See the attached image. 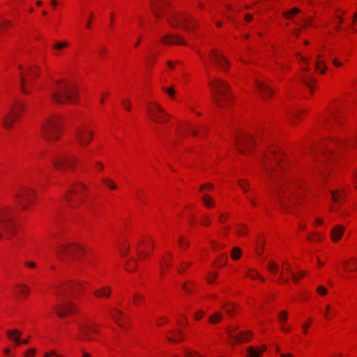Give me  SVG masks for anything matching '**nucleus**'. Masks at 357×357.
Instances as JSON below:
<instances>
[{
    "instance_id": "23",
    "label": "nucleus",
    "mask_w": 357,
    "mask_h": 357,
    "mask_svg": "<svg viewBox=\"0 0 357 357\" xmlns=\"http://www.w3.org/2000/svg\"><path fill=\"white\" fill-rule=\"evenodd\" d=\"M184 338L183 334L181 331L176 332H172V336H167V340L169 342L177 343L181 342Z\"/></svg>"
},
{
    "instance_id": "16",
    "label": "nucleus",
    "mask_w": 357,
    "mask_h": 357,
    "mask_svg": "<svg viewBox=\"0 0 357 357\" xmlns=\"http://www.w3.org/2000/svg\"><path fill=\"white\" fill-rule=\"evenodd\" d=\"M79 331L82 335V339L84 340L91 341L92 338L90 333H97L98 328L96 325H91L88 324H82L79 325Z\"/></svg>"
},
{
    "instance_id": "12",
    "label": "nucleus",
    "mask_w": 357,
    "mask_h": 357,
    "mask_svg": "<svg viewBox=\"0 0 357 357\" xmlns=\"http://www.w3.org/2000/svg\"><path fill=\"white\" fill-rule=\"evenodd\" d=\"M208 59L215 66L222 70H227L229 63L225 56L217 50L213 49L208 54Z\"/></svg>"
},
{
    "instance_id": "19",
    "label": "nucleus",
    "mask_w": 357,
    "mask_h": 357,
    "mask_svg": "<svg viewBox=\"0 0 357 357\" xmlns=\"http://www.w3.org/2000/svg\"><path fill=\"white\" fill-rule=\"evenodd\" d=\"M161 40L165 44L186 45L183 38L173 34H167L162 38Z\"/></svg>"
},
{
    "instance_id": "52",
    "label": "nucleus",
    "mask_w": 357,
    "mask_h": 357,
    "mask_svg": "<svg viewBox=\"0 0 357 357\" xmlns=\"http://www.w3.org/2000/svg\"><path fill=\"white\" fill-rule=\"evenodd\" d=\"M178 243L181 245H183V246H185V247H188L189 246V243L188 241H184L183 240V237H181L178 240Z\"/></svg>"
},
{
    "instance_id": "8",
    "label": "nucleus",
    "mask_w": 357,
    "mask_h": 357,
    "mask_svg": "<svg viewBox=\"0 0 357 357\" xmlns=\"http://www.w3.org/2000/svg\"><path fill=\"white\" fill-rule=\"evenodd\" d=\"M169 23L172 26H180L181 28L192 31L194 29V20L183 15H174L167 19Z\"/></svg>"
},
{
    "instance_id": "14",
    "label": "nucleus",
    "mask_w": 357,
    "mask_h": 357,
    "mask_svg": "<svg viewBox=\"0 0 357 357\" xmlns=\"http://www.w3.org/2000/svg\"><path fill=\"white\" fill-rule=\"evenodd\" d=\"M254 143L252 137L248 134H242L236 139V146L241 153L248 152Z\"/></svg>"
},
{
    "instance_id": "10",
    "label": "nucleus",
    "mask_w": 357,
    "mask_h": 357,
    "mask_svg": "<svg viewBox=\"0 0 357 357\" xmlns=\"http://www.w3.org/2000/svg\"><path fill=\"white\" fill-rule=\"evenodd\" d=\"M52 162L57 170H64L73 167L76 162V159L66 155H54L52 158Z\"/></svg>"
},
{
    "instance_id": "7",
    "label": "nucleus",
    "mask_w": 357,
    "mask_h": 357,
    "mask_svg": "<svg viewBox=\"0 0 357 357\" xmlns=\"http://www.w3.org/2000/svg\"><path fill=\"white\" fill-rule=\"evenodd\" d=\"M86 187L82 183L72 186L68 192L65 195V199L70 207L75 208V204H80L84 198V191Z\"/></svg>"
},
{
    "instance_id": "61",
    "label": "nucleus",
    "mask_w": 357,
    "mask_h": 357,
    "mask_svg": "<svg viewBox=\"0 0 357 357\" xmlns=\"http://www.w3.org/2000/svg\"><path fill=\"white\" fill-rule=\"evenodd\" d=\"M273 169H274V167H273V166H272L271 165H270L269 166H267V165H266V171L267 172H269L272 171Z\"/></svg>"
},
{
    "instance_id": "30",
    "label": "nucleus",
    "mask_w": 357,
    "mask_h": 357,
    "mask_svg": "<svg viewBox=\"0 0 357 357\" xmlns=\"http://www.w3.org/2000/svg\"><path fill=\"white\" fill-rule=\"evenodd\" d=\"M222 314L219 312H216L209 317V321L211 324H215L219 323L222 320Z\"/></svg>"
},
{
    "instance_id": "24",
    "label": "nucleus",
    "mask_w": 357,
    "mask_h": 357,
    "mask_svg": "<svg viewBox=\"0 0 357 357\" xmlns=\"http://www.w3.org/2000/svg\"><path fill=\"white\" fill-rule=\"evenodd\" d=\"M40 69L38 67L35 66H30L26 70L25 73L33 79H36L38 77Z\"/></svg>"
},
{
    "instance_id": "21",
    "label": "nucleus",
    "mask_w": 357,
    "mask_h": 357,
    "mask_svg": "<svg viewBox=\"0 0 357 357\" xmlns=\"http://www.w3.org/2000/svg\"><path fill=\"white\" fill-rule=\"evenodd\" d=\"M18 116H15L12 114V112L10 111L8 114L5 116L3 119V126L6 129H9L12 127L13 124L16 121Z\"/></svg>"
},
{
    "instance_id": "34",
    "label": "nucleus",
    "mask_w": 357,
    "mask_h": 357,
    "mask_svg": "<svg viewBox=\"0 0 357 357\" xmlns=\"http://www.w3.org/2000/svg\"><path fill=\"white\" fill-rule=\"evenodd\" d=\"M151 8H152V10H153L154 15L156 17H160V14H159V13L157 10H163L164 8H165V6L163 4H162V3H159V4H157L156 6L151 5Z\"/></svg>"
},
{
    "instance_id": "59",
    "label": "nucleus",
    "mask_w": 357,
    "mask_h": 357,
    "mask_svg": "<svg viewBox=\"0 0 357 357\" xmlns=\"http://www.w3.org/2000/svg\"><path fill=\"white\" fill-rule=\"evenodd\" d=\"M129 251V248L128 247H126L125 249H124V251L123 250H121V255L124 257L127 255V253Z\"/></svg>"
},
{
    "instance_id": "15",
    "label": "nucleus",
    "mask_w": 357,
    "mask_h": 357,
    "mask_svg": "<svg viewBox=\"0 0 357 357\" xmlns=\"http://www.w3.org/2000/svg\"><path fill=\"white\" fill-rule=\"evenodd\" d=\"M293 189L285 190L281 188L278 190V202L282 208H289L291 205L294 204V201L290 198V196L293 195Z\"/></svg>"
},
{
    "instance_id": "56",
    "label": "nucleus",
    "mask_w": 357,
    "mask_h": 357,
    "mask_svg": "<svg viewBox=\"0 0 357 357\" xmlns=\"http://www.w3.org/2000/svg\"><path fill=\"white\" fill-rule=\"evenodd\" d=\"M332 142L335 146H342V145H344L346 144L343 141H336V142Z\"/></svg>"
},
{
    "instance_id": "37",
    "label": "nucleus",
    "mask_w": 357,
    "mask_h": 357,
    "mask_svg": "<svg viewBox=\"0 0 357 357\" xmlns=\"http://www.w3.org/2000/svg\"><path fill=\"white\" fill-rule=\"evenodd\" d=\"M102 182L111 190H115L116 188V185L108 178H102Z\"/></svg>"
},
{
    "instance_id": "32",
    "label": "nucleus",
    "mask_w": 357,
    "mask_h": 357,
    "mask_svg": "<svg viewBox=\"0 0 357 357\" xmlns=\"http://www.w3.org/2000/svg\"><path fill=\"white\" fill-rule=\"evenodd\" d=\"M227 259V256L222 254L220 256V261L214 262L213 266L218 268L223 267L226 264Z\"/></svg>"
},
{
    "instance_id": "41",
    "label": "nucleus",
    "mask_w": 357,
    "mask_h": 357,
    "mask_svg": "<svg viewBox=\"0 0 357 357\" xmlns=\"http://www.w3.org/2000/svg\"><path fill=\"white\" fill-rule=\"evenodd\" d=\"M202 201H203L204 205L207 207H210V206H212L214 205V202L212 200L211 197L208 195L204 196L202 197Z\"/></svg>"
},
{
    "instance_id": "2",
    "label": "nucleus",
    "mask_w": 357,
    "mask_h": 357,
    "mask_svg": "<svg viewBox=\"0 0 357 357\" xmlns=\"http://www.w3.org/2000/svg\"><path fill=\"white\" fill-rule=\"evenodd\" d=\"M208 85L213 92L214 103L219 107H225L232 96L229 85L218 78L209 81Z\"/></svg>"
},
{
    "instance_id": "22",
    "label": "nucleus",
    "mask_w": 357,
    "mask_h": 357,
    "mask_svg": "<svg viewBox=\"0 0 357 357\" xmlns=\"http://www.w3.org/2000/svg\"><path fill=\"white\" fill-rule=\"evenodd\" d=\"M344 232V228L340 225L335 226L331 232V237L333 241H338Z\"/></svg>"
},
{
    "instance_id": "18",
    "label": "nucleus",
    "mask_w": 357,
    "mask_h": 357,
    "mask_svg": "<svg viewBox=\"0 0 357 357\" xmlns=\"http://www.w3.org/2000/svg\"><path fill=\"white\" fill-rule=\"evenodd\" d=\"M227 333L229 336L231 338H232L235 342H248L250 340V337L252 335L251 331H247L245 333L241 332L238 335H234L232 334L231 329H227Z\"/></svg>"
},
{
    "instance_id": "38",
    "label": "nucleus",
    "mask_w": 357,
    "mask_h": 357,
    "mask_svg": "<svg viewBox=\"0 0 357 357\" xmlns=\"http://www.w3.org/2000/svg\"><path fill=\"white\" fill-rule=\"evenodd\" d=\"M303 83L306 85L311 91L312 90V82L314 79L311 77H303L301 78Z\"/></svg>"
},
{
    "instance_id": "53",
    "label": "nucleus",
    "mask_w": 357,
    "mask_h": 357,
    "mask_svg": "<svg viewBox=\"0 0 357 357\" xmlns=\"http://www.w3.org/2000/svg\"><path fill=\"white\" fill-rule=\"evenodd\" d=\"M93 13L92 12H91L89 14V19L88 20V21L86 24V27L87 29H90V27H91V18L93 17Z\"/></svg>"
},
{
    "instance_id": "48",
    "label": "nucleus",
    "mask_w": 357,
    "mask_h": 357,
    "mask_svg": "<svg viewBox=\"0 0 357 357\" xmlns=\"http://www.w3.org/2000/svg\"><path fill=\"white\" fill-rule=\"evenodd\" d=\"M209 274L211 277L206 278V280L209 284H211L214 279L218 276V273L215 272H211Z\"/></svg>"
},
{
    "instance_id": "45",
    "label": "nucleus",
    "mask_w": 357,
    "mask_h": 357,
    "mask_svg": "<svg viewBox=\"0 0 357 357\" xmlns=\"http://www.w3.org/2000/svg\"><path fill=\"white\" fill-rule=\"evenodd\" d=\"M279 319L281 323H284L287 319V311H282L281 312L279 315Z\"/></svg>"
},
{
    "instance_id": "39",
    "label": "nucleus",
    "mask_w": 357,
    "mask_h": 357,
    "mask_svg": "<svg viewBox=\"0 0 357 357\" xmlns=\"http://www.w3.org/2000/svg\"><path fill=\"white\" fill-rule=\"evenodd\" d=\"M241 256V250L239 248L235 247L232 249L231 257L234 259L236 260Z\"/></svg>"
},
{
    "instance_id": "43",
    "label": "nucleus",
    "mask_w": 357,
    "mask_h": 357,
    "mask_svg": "<svg viewBox=\"0 0 357 357\" xmlns=\"http://www.w3.org/2000/svg\"><path fill=\"white\" fill-rule=\"evenodd\" d=\"M300 12V10L297 8H294L293 9L283 13V15L285 18L289 19L294 14L298 13Z\"/></svg>"
},
{
    "instance_id": "60",
    "label": "nucleus",
    "mask_w": 357,
    "mask_h": 357,
    "mask_svg": "<svg viewBox=\"0 0 357 357\" xmlns=\"http://www.w3.org/2000/svg\"><path fill=\"white\" fill-rule=\"evenodd\" d=\"M96 166H97L98 170H102L104 168L103 165L99 162H96Z\"/></svg>"
},
{
    "instance_id": "29",
    "label": "nucleus",
    "mask_w": 357,
    "mask_h": 357,
    "mask_svg": "<svg viewBox=\"0 0 357 357\" xmlns=\"http://www.w3.org/2000/svg\"><path fill=\"white\" fill-rule=\"evenodd\" d=\"M137 263V260L135 258H132L126 263L125 268L128 271L132 272L136 270Z\"/></svg>"
},
{
    "instance_id": "42",
    "label": "nucleus",
    "mask_w": 357,
    "mask_h": 357,
    "mask_svg": "<svg viewBox=\"0 0 357 357\" xmlns=\"http://www.w3.org/2000/svg\"><path fill=\"white\" fill-rule=\"evenodd\" d=\"M247 276L250 277L252 279L259 278L262 282H264V279L261 278L258 273L255 272L253 270H250L248 273H247Z\"/></svg>"
},
{
    "instance_id": "36",
    "label": "nucleus",
    "mask_w": 357,
    "mask_h": 357,
    "mask_svg": "<svg viewBox=\"0 0 357 357\" xmlns=\"http://www.w3.org/2000/svg\"><path fill=\"white\" fill-rule=\"evenodd\" d=\"M19 288V293L26 296L29 293V288L25 284H20L17 286Z\"/></svg>"
},
{
    "instance_id": "50",
    "label": "nucleus",
    "mask_w": 357,
    "mask_h": 357,
    "mask_svg": "<svg viewBox=\"0 0 357 357\" xmlns=\"http://www.w3.org/2000/svg\"><path fill=\"white\" fill-rule=\"evenodd\" d=\"M122 105H123V107H124L126 110L129 111V110L130 109V105H131V102H130V100H123L122 101Z\"/></svg>"
},
{
    "instance_id": "17",
    "label": "nucleus",
    "mask_w": 357,
    "mask_h": 357,
    "mask_svg": "<svg viewBox=\"0 0 357 357\" xmlns=\"http://www.w3.org/2000/svg\"><path fill=\"white\" fill-rule=\"evenodd\" d=\"M255 85L259 93L264 98L270 97L273 93V91L264 82L256 81Z\"/></svg>"
},
{
    "instance_id": "49",
    "label": "nucleus",
    "mask_w": 357,
    "mask_h": 357,
    "mask_svg": "<svg viewBox=\"0 0 357 357\" xmlns=\"http://www.w3.org/2000/svg\"><path fill=\"white\" fill-rule=\"evenodd\" d=\"M317 291L320 295H326L327 294V289L324 286H319L317 287Z\"/></svg>"
},
{
    "instance_id": "58",
    "label": "nucleus",
    "mask_w": 357,
    "mask_h": 357,
    "mask_svg": "<svg viewBox=\"0 0 357 357\" xmlns=\"http://www.w3.org/2000/svg\"><path fill=\"white\" fill-rule=\"evenodd\" d=\"M204 314L203 311H199L197 313L195 314V319H201L202 316Z\"/></svg>"
},
{
    "instance_id": "6",
    "label": "nucleus",
    "mask_w": 357,
    "mask_h": 357,
    "mask_svg": "<svg viewBox=\"0 0 357 357\" xmlns=\"http://www.w3.org/2000/svg\"><path fill=\"white\" fill-rule=\"evenodd\" d=\"M84 252L83 248L77 244L62 245L56 250L58 258L63 263L73 261L74 257L79 259Z\"/></svg>"
},
{
    "instance_id": "26",
    "label": "nucleus",
    "mask_w": 357,
    "mask_h": 357,
    "mask_svg": "<svg viewBox=\"0 0 357 357\" xmlns=\"http://www.w3.org/2000/svg\"><path fill=\"white\" fill-rule=\"evenodd\" d=\"M24 110V106L22 102H16L12 107V114L20 116Z\"/></svg>"
},
{
    "instance_id": "54",
    "label": "nucleus",
    "mask_w": 357,
    "mask_h": 357,
    "mask_svg": "<svg viewBox=\"0 0 357 357\" xmlns=\"http://www.w3.org/2000/svg\"><path fill=\"white\" fill-rule=\"evenodd\" d=\"M165 91L167 93V94L169 96L172 97L174 96V91L173 89L169 88V89H165Z\"/></svg>"
},
{
    "instance_id": "3",
    "label": "nucleus",
    "mask_w": 357,
    "mask_h": 357,
    "mask_svg": "<svg viewBox=\"0 0 357 357\" xmlns=\"http://www.w3.org/2000/svg\"><path fill=\"white\" fill-rule=\"evenodd\" d=\"M56 84L58 85L57 89L51 94V98L55 103H73L77 100V92L73 84L60 83L59 81H56Z\"/></svg>"
},
{
    "instance_id": "13",
    "label": "nucleus",
    "mask_w": 357,
    "mask_h": 357,
    "mask_svg": "<svg viewBox=\"0 0 357 357\" xmlns=\"http://www.w3.org/2000/svg\"><path fill=\"white\" fill-rule=\"evenodd\" d=\"M34 190L30 188L24 187L20 190L15 195L18 199V203L21 206L22 210L28 208L26 204H31V197L34 195Z\"/></svg>"
},
{
    "instance_id": "44",
    "label": "nucleus",
    "mask_w": 357,
    "mask_h": 357,
    "mask_svg": "<svg viewBox=\"0 0 357 357\" xmlns=\"http://www.w3.org/2000/svg\"><path fill=\"white\" fill-rule=\"evenodd\" d=\"M113 310L116 312V314H112V317H113V319L119 323V321H120V316H123V313L118 310L116 308H114Z\"/></svg>"
},
{
    "instance_id": "47",
    "label": "nucleus",
    "mask_w": 357,
    "mask_h": 357,
    "mask_svg": "<svg viewBox=\"0 0 357 357\" xmlns=\"http://www.w3.org/2000/svg\"><path fill=\"white\" fill-rule=\"evenodd\" d=\"M68 45L67 42H59L54 45V48L57 50H61Z\"/></svg>"
},
{
    "instance_id": "51",
    "label": "nucleus",
    "mask_w": 357,
    "mask_h": 357,
    "mask_svg": "<svg viewBox=\"0 0 357 357\" xmlns=\"http://www.w3.org/2000/svg\"><path fill=\"white\" fill-rule=\"evenodd\" d=\"M36 352V350L33 348L28 349L25 351L24 355L26 357H29L30 355H33Z\"/></svg>"
},
{
    "instance_id": "57",
    "label": "nucleus",
    "mask_w": 357,
    "mask_h": 357,
    "mask_svg": "<svg viewBox=\"0 0 357 357\" xmlns=\"http://www.w3.org/2000/svg\"><path fill=\"white\" fill-rule=\"evenodd\" d=\"M26 266L30 268H34L36 266V264L32 261H27L25 263Z\"/></svg>"
},
{
    "instance_id": "35",
    "label": "nucleus",
    "mask_w": 357,
    "mask_h": 357,
    "mask_svg": "<svg viewBox=\"0 0 357 357\" xmlns=\"http://www.w3.org/2000/svg\"><path fill=\"white\" fill-rule=\"evenodd\" d=\"M267 268L272 273H276L278 270V265L275 261H270L267 264Z\"/></svg>"
},
{
    "instance_id": "5",
    "label": "nucleus",
    "mask_w": 357,
    "mask_h": 357,
    "mask_svg": "<svg viewBox=\"0 0 357 357\" xmlns=\"http://www.w3.org/2000/svg\"><path fill=\"white\" fill-rule=\"evenodd\" d=\"M60 117L51 116L45 119L41 124V135L49 142L59 138Z\"/></svg>"
},
{
    "instance_id": "62",
    "label": "nucleus",
    "mask_w": 357,
    "mask_h": 357,
    "mask_svg": "<svg viewBox=\"0 0 357 357\" xmlns=\"http://www.w3.org/2000/svg\"><path fill=\"white\" fill-rule=\"evenodd\" d=\"M245 20H246L247 22H250V21L252 20V15H250V14H247V15H245Z\"/></svg>"
},
{
    "instance_id": "33",
    "label": "nucleus",
    "mask_w": 357,
    "mask_h": 357,
    "mask_svg": "<svg viewBox=\"0 0 357 357\" xmlns=\"http://www.w3.org/2000/svg\"><path fill=\"white\" fill-rule=\"evenodd\" d=\"M331 193L332 195V200L335 203H339L340 199L343 198V196L339 192V191H333L331 190Z\"/></svg>"
},
{
    "instance_id": "25",
    "label": "nucleus",
    "mask_w": 357,
    "mask_h": 357,
    "mask_svg": "<svg viewBox=\"0 0 357 357\" xmlns=\"http://www.w3.org/2000/svg\"><path fill=\"white\" fill-rule=\"evenodd\" d=\"M94 295L97 298H100L102 296L108 298L110 296V289L107 287H104L100 289L95 291Z\"/></svg>"
},
{
    "instance_id": "27",
    "label": "nucleus",
    "mask_w": 357,
    "mask_h": 357,
    "mask_svg": "<svg viewBox=\"0 0 357 357\" xmlns=\"http://www.w3.org/2000/svg\"><path fill=\"white\" fill-rule=\"evenodd\" d=\"M249 357H259L262 354V351L254 347H249L247 349Z\"/></svg>"
},
{
    "instance_id": "40",
    "label": "nucleus",
    "mask_w": 357,
    "mask_h": 357,
    "mask_svg": "<svg viewBox=\"0 0 357 357\" xmlns=\"http://www.w3.org/2000/svg\"><path fill=\"white\" fill-rule=\"evenodd\" d=\"M316 68L320 70L321 73L324 74L325 73L326 66L324 64V61L320 59H318L316 61Z\"/></svg>"
},
{
    "instance_id": "9",
    "label": "nucleus",
    "mask_w": 357,
    "mask_h": 357,
    "mask_svg": "<svg viewBox=\"0 0 357 357\" xmlns=\"http://www.w3.org/2000/svg\"><path fill=\"white\" fill-rule=\"evenodd\" d=\"M150 119L155 123H163L167 120L168 114L157 103L153 102L147 109Z\"/></svg>"
},
{
    "instance_id": "20",
    "label": "nucleus",
    "mask_w": 357,
    "mask_h": 357,
    "mask_svg": "<svg viewBox=\"0 0 357 357\" xmlns=\"http://www.w3.org/2000/svg\"><path fill=\"white\" fill-rule=\"evenodd\" d=\"M6 335L11 341L15 342L16 346L21 344L22 333L18 329L8 330L6 331Z\"/></svg>"
},
{
    "instance_id": "4",
    "label": "nucleus",
    "mask_w": 357,
    "mask_h": 357,
    "mask_svg": "<svg viewBox=\"0 0 357 357\" xmlns=\"http://www.w3.org/2000/svg\"><path fill=\"white\" fill-rule=\"evenodd\" d=\"M0 225L8 240H10L15 235L18 226L14 221L13 209L10 206L0 208Z\"/></svg>"
},
{
    "instance_id": "1",
    "label": "nucleus",
    "mask_w": 357,
    "mask_h": 357,
    "mask_svg": "<svg viewBox=\"0 0 357 357\" xmlns=\"http://www.w3.org/2000/svg\"><path fill=\"white\" fill-rule=\"evenodd\" d=\"M83 289V285L77 282H68L63 284L55 294L58 298V303L54 307L56 314L61 318L65 317L68 314L76 312L75 305L67 298L70 294L76 295Z\"/></svg>"
},
{
    "instance_id": "64",
    "label": "nucleus",
    "mask_w": 357,
    "mask_h": 357,
    "mask_svg": "<svg viewBox=\"0 0 357 357\" xmlns=\"http://www.w3.org/2000/svg\"><path fill=\"white\" fill-rule=\"evenodd\" d=\"M291 276H292V279H293V280L294 282H297L298 281V276L296 274H294V273H291Z\"/></svg>"
},
{
    "instance_id": "46",
    "label": "nucleus",
    "mask_w": 357,
    "mask_h": 357,
    "mask_svg": "<svg viewBox=\"0 0 357 357\" xmlns=\"http://www.w3.org/2000/svg\"><path fill=\"white\" fill-rule=\"evenodd\" d=\"M143 299H144L143 296H142L141 294H137H137H135L134 295V296H133V301H134V302H135L136 304H138V303H139L142 302Z\"/></svg>"
},
{
    "instance_id": "28",
    "label": "nucleus",
    "mask_w": 357,
    "mask_h": 357,
    "mask_svg": "<svg viewBox=\"0 0 357 357\" xmlns=\"http://www.w3.org/2000/svg\"><path fill=\"white\" fill-rule=\"evenodd\" d=\"M20 89L24 94H29V91L26 88V85L29 83V80L25 78L24 75H20Z\"/></svg>"
},
{
    "instance_id": "31",
    "label": "nucleus",
    "mask_w": 357,
    "mask_h": 357,
    "mask_svg": "<svg viewBox=\"0 0 357 357\" xmlns=\"http://www.w3.org/2000/svg\"><path fill=\"white\" fill-rule=\"evenodd\" d=\"M10 26H12V22L8 20H3L0 22V29L3 33H6Z\"/></svg>"
},
{
    "instance_id": "11",
    "label": "nucleus",
    "mask_w": 357,
    "mask_h": 357,
    "mask_svg": "<svg viewBox=\"0 0 357 357\" xmlns=\"http://www.w3.org/2000/svg\"><path fill=\"white\" fill-rule=\"evenodd\" d=\"M77 142L83 147L89 144L93 138V132L86 126L77 128L75 132Z\"/></svg>"
},
{
    "instance_id": "55",
    "label": "nucleus",
    "mask_w": 357,
    "mask_h": 357,
    "mask_svg": "<svg viewBox=\"0 0 357 357\" xmlns=\"http://www.w3.org/2000/svg\"><path fill=\"white\" fill-rule=\"evenodd\" d=\"M300 113H301V112H300V111H297V112H294V113H293V114H291L290 118H291V121H292V123H294V118H296L298 116H299V115H300Z\"/></svg>"
},
{
    "instance_id": "63",
    "label": "nucleus",
    "mask_w": 357,
    "mask_h": 357,
    "mask_svg": "<svg viewBox=\"0 0 357 357\" xmlns=\"http://www.w3.org/2000/svg\"><path fill=\"white\" fill-rule=\"evenodd\" d=\"M235 311V309L234 308H231V309H227L226 310V312L227 314L229 315H231L232 314V312Z\"/></svg>"
}]
</instances>
